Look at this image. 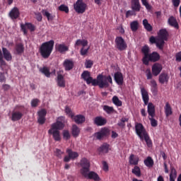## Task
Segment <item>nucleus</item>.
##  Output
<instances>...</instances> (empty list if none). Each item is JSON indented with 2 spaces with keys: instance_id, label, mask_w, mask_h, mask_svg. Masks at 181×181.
I'll use <instances>...</instances> for the list:
<instances>
[{
  "instance_id": "nucleus-15",
  "label": "nucleus",
  "mask_w": 181,
  "mask_h": 181,
  "mask_svg": "<svg viewBox=\"0 0 181 181\" xmlns=\"http://www.w3.org/2000/svg\"><path fill=\"white\" fill-rule=\"evenodd\" d=\"M114 79L117 84H118L119 86H122V84L124 83V76L122 73H121L120 71H117L116 73H115Z\"/></svg>"
},
{
  "instance_id": "nucleus-31",
  "label": "nucleus",
  "mask_w": 181,
  "mask_h": 181,
  "mask_svg": "<svg viewBox=\"0 0 181 181\" xmlns=\"http://www.w3.org/2000/svg\"><path fill=\"white\" fill-rule=\"evenodd\" d=\"M177 176V172L173 166L170 167V181H175V179Z\"/></svg>"
},
{
  "instance_id": "nucleus-51",
  "label": "nucleus",
  "mask_w": 181,
  "mask_h": 181,
  "mask_svg": "<svg viewBox=\"0 0 181 181\" xmlns=\"http://www.w3.org/2000/svg\"><path fill=\"white\" fill-rule=\"evenodd\" d=\"M146 74L147 80H152L153 74L150 69H147V70H146Z\"/></svg>"
},
{
  "instance_id": "nucleus-24",
  "label": "nucleus",
  "mask_w": 181,
  "mask_h": 181,
  "mask_svg": "<svg viewBox=\"0 0 181 181\" xmlns=\"http://www.w3.org/2000/svg\"><path fill=\"white\" fill-rule=\"evenodd\" d=\"M169 33L166 29H160L158 33V37H161V40L165 42L168 41Z\"/></svg>"
},
{
  "instance_id": "nucleus-53",
  "label": "nucleus",
  "mask_w": 181,
  "mask_h": 181,
  "mask_svg": "<svg viewBox=\"0 0 181 181\" xmlns=\"http://www.w3.org/2000/svg\"><path fill=\"white\" fill-rule=\"evenodd\" d=\"M102 165H103V170L105 172H108V170H109V165H108L107 162H106L105 160H103Z\"/></svg>"
},
{
  "instance_id": "nucleus-34",
  "label": "nucleus",
  "mask_w": 181,
  "mask_h": 181,
  "mask_svg": "<svg viewBox=\"0 0 181 181\" xmlns=\"http://www.w3.org/2000/svg\"><path fill=\"white\" fill-rule=\"evenodd\" d=\"M143 26L147 32H152L153 31V26H151V25H150L148 19H144Z\"/></svg>"
},
{
  "instance_id": "nucleus-41",
  "label": "nucleus",
  "mask_w": 181,
  "mask_h": 181,
  "mask_svg": "<svg viewBox=\"0 0 181 181\" xmlns=\"http://www.w3.org/2000/svg\"><path fill=\"white\" fill-rule=\"evenodd\" d=\"M103 110L107 114H113L114 112H115L114 107H110V105H103Z\"/></svg>"
},
{
  "instance_id": "nucleus-20",
  "label": "nucleus",
  "mask_w": 181,
  "mask_h": 181,
  "mask_svg": "<svg viewBox=\"0 0 181 181\" xmlns=\"http://www.w3.org/2000/svg\"><path fill=\"white\" fill-rule=\"evenodd\" d=\"M57 86H59V87H62L63 88H64L66 87V81L64 80V77L60 73H58V74H57Z\"/></svg>"
},
{
  "instance_id": "nucleus-2",
  "label": "nucleus",
  "mask_w": 181,
  "mask_h": 181,
  "mask_svg": "<svg viewBox=\"0 0 181 181\" xmlns=\"http://www.w3.org/2000/svg\"><path fill=\"white\" fill-rule=\"evenodd\" d=\"M81 166L82 168L81 169V174L86 179H90L95 181H100V177L96 172L90 171V163L88 159H81Z\"/></svg>"
},
{
  "instance_id": "nucleus-58",
  "label": "nucleus",
  "mask_w": 181,
  "mask_h": 181,
  "mask_svg": "<svg viewBox=\"0 0 181 181\" xmlns=\"http://www.w3.org/2000/svg\"><path fill=\"white\" fill-rule=\"evenodd\" d=\"M36 19L38 22H42V13H40V12H37L36 13H35Z\"/></svg>"
},
{
  "instance_id": "nucleus-57",
  "label": "nucleus",
  "mask_w": 181,
  "mask_h": 181,
  "mask_svg": "<svg viewBox=\"0 0 181 181\" xmlns=\"http://www.w3.org/2000/svg\"><path fill=\"white\" fill-rule=\"evenodd\" d=\"M54 153L58 158H61V156L64 153V152L62 151H61V149L56 148L54 151Z\"/></svg>"
},
{
  "instance_id": "nucleus-16",
  "label": "nucleus",
  "mask_w": 181,
  "mask_h": 181,
  "mask_svg": "<svg viewBox=\"0 0 181 181\" xmlns=\"http://www.w3.org/2000/svg\"><path fill=\"white\" fill-rule=\"evenodd\" d=\"M168 23L172 28H175V29L180 28L179 23H178L176 18H175V16H170V18L168 20Z\"/></svg>"
},
{
  "instance_id": "nucleus-18",
  "label": "nucleus",
  "mask_w": 181,
  "mask_h": 181,
  "mask_svg": "<svg viewBox=\"0 0 181 181\" xmlns=\"http://www.w3.org/2000/svg\"><path fill=\"white\" fill-rule=\"evenodd\" d=\"M147 112L149 115L148 117L149 119L150 118H153V117H155L156 110H155V105L153 104V103H148Z\"/></svg>"
},
{
  "instance_id": "nucleus-36",
  "label": "nucleus",
  "mask_w": 181,
  "mask_h": 181,
  "mask_svg": "<svg viewBox=\"0 0 181 181\" xmlns=\"http://www.w3.org/2000/svg\"><path fill=\"white\" fill-rule=\"evenodd\" d=\"M66 153L69 159H75L78 156V152H74L72 149H66Z\"/></svg>"
},
{
  "instance_id": "nucleus-56",
  "label": "nucleus",
  "mask_w": 181,
  "mask_h": 181,
  "mask_svg": "<svg viewBox=\"0 0 181 181\" xmlns=\"http://www.w3.org/2000/svg\"><path fill=\"white\" fill-rule=\"evenodd\" d=\"M151 127H158V121L155 119L154 117L149 118Z\"/></svg>"
},
{
  "instance_id": "nucleus-12",
  "label": "nucleus",
  "mask_w": 181,
  "mask_h": 181,
  "mask_svg": "<svg viewBox=\"0 0 181 181\" xmlns=\"http://www.w3.org/2000/svg\"><path fill=\"white\" fill-rule=\"evenodd\" d=\"M141 94L142 96V100L144 103V105H148V102L150 100L148 91H147L144 87H141Z\"/></svg>"
},
{
  "instance_id": "nucleus-13",
  "label": "nucleus",
  "mask_w": 181,
  "mask_h": 181,
  "mask_svg": "<svg viewBox=\"0 0 181 181\" xmlns=\"http://www.w3.org/2000/svg\"><path fill=\"white\" fill-rule=\"evenodd\" d=\"M93 122L98 127H104V125H106L107 119L101 116L95 117L93 119Z\"/></svg>"
},
{
  "instance_id": "nucleus-27",
  "label": "nucleus",
  "mask_w": 181,
  "mask_h": 181,
  "mask_svg": "<svg viewBox=\"0 0 181 181\" xmlns=\"http://www.w3.org/2000/svg\"><path fill=\"white\" fill-rule=\"evenodd\" d=\"M15 49L17 54H23L25 52L24 45L23 43H17L15 46Z\"/></svg>"
},
{
  "instance_id": "nucleus-14",
  "label": "nucleus",
  "mask_w": 181,
  "mask_h": 181,
  "mask_svg": "<svg viewBox=\"0 0 181 181\" xmlns=\"http://www.w3.org/2000/svg\"><path fill=\"white\" fill-rule=\"evenodd\" d=\"M163 69V67L162 64H160L159 63H155L152 66L153 75L155 76H158V74H160V73L162 71Z\"/></svg>"
},
{
  "instance_id": "nucleus-6",
  "label": "nucleus",
  "mask_w": 181,
  "mask_h": 181,
  "mask_svg": "<svg viewBox=\"0 0 181 181\" xmlns=\"http://www.w3.org/2000/svg\"><path fill=\"white\" fill-rule=\"evenodd\" d=\"M16 108L18 110V111H13L12 112L11 121H20L21 118H23L24 114L23 111L25 110L24 105H16Z\"/></svg>"
},
{
  "instance_id": "nucleus-32",
  "label": "nucleus",
  "mask_w": 181,
  "mask_h": 181,
  "mask_svg": "<svg viewBox=\"0 0 181 181\" xmlns=\"http://www.w3.org/2000/svg\"><path fill=\"white\" fill-rule=\"evenodd\" d=\"M88 42L86 39H78L76 42H75V47H78L79 46H88Z\"/></svg>"
},
{
  "instance_id": "nucleus-4",
  "label": "nucleus",
  "mask_w": 181,
  "mask_h": 181,
  "mask_svg": "<svg viewBox=\"0 0 181 181\" xmlns=\"http://www.w3.org/2000/svg\"><path fill=\"white\" fill-rule=\"evenodd\" d=\"M64 128V124L61 121H57L52 124L51 128L48 130V134L52 135L53 139L56 141H61L60 130Z\"/></svg>"
},
{
  "instance_id": "nucleus-1",
  "label": "nucleus",
  "mask_w": 181,
  "mask_h": 181,
  "mask_svg": "<svg viewBox=\"0 0 181 181\" xmlns=\"http://www.w3.org/2000/svg\"><path fill=\"white\" fill-rule=\"evenodd\" d=\"M81 78L86 81L87 84H92L94 87L98 86L99 88H108L110 83H113L111 76L98 74L96 78H93V77L90 76V71H85L82 73Z\"/></svg>"
},
{
  "instance_id": "nucleus-40",
  "label": "nucleus",
  "mask_w": 181,
  "mask_h": 181,
  "mask_svg": "<svg viewBox=\"0 0 181 181\" xmlns=\"http://www.w3.org/2000/svg\"><path fill=\"white\" fill-rule=\"evenodd\" d=\"M132 173L137 176L138 177H140L141 176V170L139 166H137V165H135L134 168L132 170Z\"/></svg>"
},
{
  "instance_id": "nucleus-38",
  "label": "nucleus",
  "mask_w": 181,
  "mask_h": 181,
  "mask_svg": "<svg viewBox=\"0 0 181 181\" xmlns=\"http://www.w3.org/2000/svg\"><path fill=\"white\" fill-rule=\"evenodd\" d=\"M164 47H165V42L162 40V37H159V39L156 40V47L159 49V50H163Z\"/></svg>"
},
{
  "instance_id": "nucleus-39",
  "label": "nucleus",
  "mask_w": 181,
  "mask_h": 181,
  "mask_svg": "<svg viewBox=\"0 0 181 181\" xmlns=\"http://www.w3.org/2000/svg\"><path fill=\"white\" fill-rule=\"evenodd\" d=\"M112 101L115 105L117 107H122V101L119 100V98L117 95H114L112 97Z\"/></svg>"
},
{
  "instance_id": "nucleus-5",
  "label": "nucleus",
  "mask_w": 181,
  "mask_h": 181,
  "mask_svg": "<svg viewBox=\"0 0 181 181\" xmlns=\"http://www.w3.org/2000/svg\"><path fill=\"white\" fill-rule=\"evenodd\" d=\"M54 46V40H49L42 43L40 47V53L43 59H49L51 56Z\"/></svg>"
},
{
  "instance_id": "nucleus-55",
  "label": "nucleus",
  "mask_w": 181,
  "mask_h": 181,
  "mask_svg": "<svg viewBox=\"0 0 181 181\" xmlns=\"http://www.w3.org/2000/svg\"><path fill=\"white\" fill-rule=\"evenodd\" d=\"M38 123L40 124V125L44 124V120L41 114V110L38 112Z\"/></svg>"
},
{
  "instance_id": "nucleus-33",
  "label": "nucleus",
  "mask_w": 181,
  "mask_h": 181,
  "mask_svg": "<svg viewBox=\"0 0 181 181\" xmlns=\"http://www.w3.org/2000/svg\"><path fill=\"white\" fill-rule=\"evenodd\" d=\"M158 80L159 83H160L161 84H165V83H168L169 77L165 73H161V74H160L159 76Z\"/></svg>"
},
{
  "instance_id": "nucleus-59",
  "label": "nucleus",
  "mask_w": 181,
  "mask_h": 181,
  "mask_svg": "<svg viewBox=\"0 0 181 181\" xmlns=\"http://www.w3.org/2000/svg\"><path fill=\"white\" fill-rule=\"evenodd\" d=\"M134 15H136V13L134 12L133 9L132 11H127L126 12V18H129V16H134Z\"/></svg>"
},
{
  "instance_id": "nucleus-47",
  "label": "nucleus",
  "mask_w": 181,
  "mask_h": 181,
  "mask_svg": "<svg viewBox=\"0 0 181 181\" xmlns=\"http://www.w3.org/2000/svg\"><path fill=\"white\" fill-rule=\"evenodd\" d=\"M144 163L146 166L148 168H152L153 166V159H145L144 160Z\"/></svg>"
},
{
  "instance_id": "nucleus-54",
  "label": "nucleus",
  "mask_w": 181,
  "mask_h": 181,
  "mask_svg": "<svg viewBox=\"0 0 181 181\" xmlns=\"http://www.w3.org/2000/svg\"><path fill=\"white\" fill-rule=\"evenodd\" d=\"M63 136L64 139H66V140L69 139L71 138L69 131L66 129L63 131Z\"/></svg>"
},
{
  "instance_id": "nucleus-22",
  "label": "nucleus",
  "mask_w": 181,
  "mask_h": 181,
  "mask_svg": "<svg viewBox=\"0 0 181 181\" xmlns=\"http://www.w3.org/2000/svg\"><path fill=\"white\" fill-rule=\"evenodd\" d=\"M64 67L66 71H69L70 70H72L74 69V63L72 60H69L66 59L64 62Z\"/></svg>"
},
{
  "instance_id": "nucleus-9",
  "label": "nucleus",
  "mask_w": 181,
  "mask_h": 181,
  "mask_svg": "<svg viewBox=\"0 0 181 181\" xmlns=\"http://www.w3.org/2000/svg\"><path fill=\"white\" fill-rule=\"evenodd\" d=\"M150 52H151L150 47L147 45H146L145 46H143V47L141 48V53L144 54L142 62L144 64H146V66H148L150 62V57H151Z\"/></svg>"
},
{
  "instance_id": "nucleus-49",
  "label": "nucleus",
  "mask_w": 181,
  "mask_h": 181,
  "mask_svg": "<svg viewBox=\"0 0 181 181\" xmlns=\"http://www.w3.org/2000/svg\"><path fill=\"white\" fill-rule=\"evenodd\" d=\"M94 63L92 60H86L85 62V66L86 69H91L93 66Z\"/></svg>"
},
{
  "instance_id": "nucleus-43",
  "label": "nucleus",
  "mask_w": 181,
  "mask_h": 181,
  "mask_svg": "<svg viewBox=\"0 0 181 181\" xmlns=\"http://www.w3.org/2000/svg\"><path fill=\"white\" fill-rule=\"evenodd\" d=\"M129 118L122 117L121 120L117 123L118 127L121 128H124L126 122H128Z\"/></svg>"
},
{
  "instance_id": "nucleus-8",
  "label": "nucleus",
  "mask_w": 181,
  "mask_h": 181,
  "mask_svg": "<svg viewBox=\"0 0 181 181\" xmlns=\"http://www.w3.org/2000/svg\"><path fill=\"white\" fill-rule=\"evenodd\" d=\"M87 4H85L83 0L76 1V4L74 5V9L76 13H84L87 9Z\"/></svg>"
},
{
  "instance_id": "nucleus-37",
  "label": "nucleus",
  "mask_w": 181,
  "mask_h": 181,
  "mask_svg": "<svg viewBox=\"0 0 181 181\" xmlns=\"http://www.w3.org/2000/svg\"><path fill=\"white\" fill-rule=\"evenodd\" d=\"M139 28V23L138 21H133V22H131L130 28L132 32H137Z\"/></svg>"
},
{
  "instance_id": "nucleus-46",
  "label": "nucleus",
  "mask_w": 181,
  "mask_h": 181,
  "mask_svg": "<svg viewBox=\"0 0 181 181\" xmlns=\"http://www.w3.org/2000/svg\"><path fill=\"white\" fill-rule=\"evenodd\" d=\"M6 66V62L4 60V56L2 54V50L0 49V67Z\"/></svg>"
},
{
  "instance_id": "nucleus-61",
  "label": "nucleus",
  "mask_w": 181,
  "mask_h": 181,
  "mask_svg": "<svg viewBox=\"0 0 181 181\" xmlns=\"http://www.w3.org/2000/svg\"><path fill=\"white\" fill-rule=\"evenodd\" d=\"M149 42L153 45L155 44L157 46V40L156 38L154 36H151L149 39Z\"/></svg>"
},
{
  "instance_id": "nucleus-10",
  "label": "nucleus",
  "mask_w": 181,
  "mask_h": 181,
  "mask_svg": "<svg viewBox=\"0 0 181 181\" xmlns=\"http://www.w3.org/2000/svg\"><path fill=\"white\" fill-rule=\"evenodd\" d=\"M94 135L96 139L101 141L110 135V129L107 127L101 128V129L98 132H95Z\"/></svg>"
},
{
  "instance_id": "nucleus-23",
  "label": "nucleus",
  "mask_w": 181,
  "mask_h": 181,
  "mask_svg": "<svg viewBox=\"0 0 181 181\" xmlns=\"http://www.w3.org/2000/svg\"><path fill=\"white\" fill-rule=\"evenodd\" d=\"M111 150L110 145L105 142L98 148L99 152L102 153H108L109 151Z\"/></svg>"
},
{
  "instance_id": "nucleus-3",
  "label": "nucleus",
  "mask_w": 181,
  "mask_h": 181,
  "mask_svg": "<svg viewBox=\"0 0 181 181\" xmlns=\"http://www.w3.org/2000/svg\"><path fill=\"white\" fill-rule=\"evenodd\" d=\"M136 134L141 141L145 140L148 148H152V141L143 124H136L135 125Z\"/></svg>"
},
{
  "instance_id": "nucleus-60",
  "label": "nucleus",
  "mask_w": 181,
  "mask_h": 181,
  "mask_svg": "<svg viewBox=\"0 0 181 181\" xmlns=\"http://www.w3.org/2000/svg\"><path fill=\"white\" fill-rule=\"evenodd\" d=\"M143 5L146 8V9H151V6L149 5L147 0H143Z\"/></svg>"
},
{
  "instance_id": "nucleus-11",
  "label": "nucleus",
  "mask_w": 181,
  "mask_h": 181,
  "mask_svg": "<svg viewBox=\"0 0 181 181\" xmlns=\"http://www.w3.org/2000/svg\"><path fill=\"white\" fill-rule=\"evenodd\" d=\"M21 28L24 35H28L27 29H28L30 32H35L36 29L35 25H33V23H25V25L21 23Z\"/></svg>"
},
{
  "instance_id": "nucleus-25",
  "label": "nucleus",
  "mask_w": 181,
  "mask_h": 181,
  "mask_svg": "<svg viewBox=\"0 0 181 181\" xmlns=\"http://www.w3.org/2000/svg\"><path fill=\"white\" fill-rule=\"evenodd\" d=\"M74 121L78 124H83L86 122V117L82 115H74Z\"/></svg>"
},
{
  "instance_id": "nucleus-28",
  "label": "nucleus",
  "mask_w": 181,
  "mask_h": 181,
  "mask_svg": "<svg viewBox=\"0 0 181 181\" xmlns=\"http://www.w3.org/2000/svg\"><path fill=\"white\" fill-rule=\"evenodd\" d=\"M40 72L42 73V74H44L45 77H47L48 78L51 77L50 70L49 67H47L46 66L44 67H40Z\"/></svg>"
},
{
  "instance_id": "nucleus-63",
  "label": "nucleus",
  "mask_w": 181,
  "mask_h": 181,
  "mask_svg": "<svg viewBox=\"0 0 181 181\" xmlns=\"http://www.w3.org/2000/svg\"><path fill=\"white\" fill-rule=\"evenodd\" d=\"M129 163H130V165H134V166H136V165H138V163H139V160L138 159H129Z\"/></svg>"
},
{
  "instance_id": "nucleus-52",
  "label": "nucleus",
  "mask_w": 181,
  "mask_h": 181,
  "mask_svg": "<svg viewBox=\"0 0 181 181\" xmlns=\"http://www.w3.org/2000/svg\"><path fill=\"white\" fill-rule=\"evenodd\" d=\"M40 112H41V115L43 120V124H45L46 121V115L47 114V110L45 109H42V110H40Z\"/></svg>"
},
{
  "instance_id": "nucleus-29",
  "label": "nucleus",
  "mask_w": 181,
  "mask_h": 181,
  "mask_svg": "<svg viewBox=\"0 0 181 181\" xmlns=\"http://www.w3.org/2000/svg\"><path fill=\"white\" fill-rule=\"evenodd\" d=\"M56 49L57 52H59V53H66V52H69V47L66 46L64 44L57 45Z\"/></svg>"
},
{
  "instance_id": "nucleus-19",
  "label": "nucleus",
  "mask_w": 181,
  "mask_h": 181,
  "mask_svg": "<svg viewBox=\"0 0 181 181\" xmlns=\"http://www.w3.org/2000/svg\"><path fill=\"white\" fill-rule=\"evenodd\" d=\"M20 15V11L17 7L13 8V9H11V12L9 13V16L13 20L18 19Z\"/></svg>"
},
{
  "instance_id": "nucleus-48",
  "label": "nucleus",
  "mask_w": 181,
  "mask_h": 181,
  "mask_svg": "<svg viewBox=\"0 0 181 181\" xmlns=\"http://www.w3.org/2000/svg\"><path fill=\"white\" fill-rule=\"evenodd\" d=\"M59 10L62 12H65V13H69V9L68 6H66V5H61L59 6Z\"/></svg>"
},
{
  "instance_id": "nucleus-50",
  "label": "nucleus",
  "mask_w": 181,
  "mask_h": 181,
  "mask_svg": "<svg viewBox=\"0 0 181 181\" xmlns=\"http://www.w3.org/2000/svg\"><path fill=\"white\" fill-rule=\"evenodd\" d=\"M39 103H40V100H38V98H34L31 101V107H33L34 108L37 107Z\"/></svg>"
},
{
  "instance_id": "nucleus-30",
  "label": "nucleus",
  "mask_w": 181,
  "mask_h": 181,
  "mask_svg": "<svg viewBox=\"0 0 181 181\" xmlns=\"http://www.w3.org/2000/svg\"><path fill=\"white\" fill-rule=\"evenodd\" d=\"M164 110H165V114L166 117H169L170 115H172V114H173L172 107H171L170 104H169V103H166V104L164 107Z\"/></svg>"
},
{
  "instance_id": "nucleus-64",
  "label": "nucleus",
  "mask_w": 181,
  "mask_h": 181,
  "mask_svg": "<svg viewBox=\"0 0 181 181\" xmlns=\"http://www.w3.org/2000/svg\"><path fill=\"white\" fill-rule=\"evenodd\" d=\"M175 59L177 62H181V52L177 53V54L175 55Z\"/></svg>"
},
{
  "instance_id": "nucleus-26",
  "label": "nucleus",
  "mask_w": 181,
  "mask_h": 181,
  "mask_svg": "<svg viewBox=\"0 0 181 181\" xmlns=\"http://www.w3.org/2000/svg\"><path fill=\"white\" fill-rule=\"evenodd\" d=\"M160 56L158 52H153L150 54V62L156 64V62H159Z\"/></svg>"
},
{
  "instance_id": "nucleus-7",
  "label": "nucleus",
  "mask_w": 181,
  "mask_h": 181,
  "mask_svg": "<svg viewBox=\"0 0 181 181\" xmlns=\"http://www.w3.org/2000/svg\"><path fill=\"white\" fill-rule=\"evenodd\" d=\"M115 43L116 49L120 52L127 50L128 47L127 42H125L124 39H123L122 36H117L115 38Z\"/></svg>"
},
{
  "instance_id": "nucleus-45",
  "label": "nucleus",
  "mask_w": 181,
  "mask_h": 181,
  "mask_svg": "<svg viewBox=\"0 0 181 181\" xmlns=\"http://www.w3.org/2000/svg\"><path fill=\"white\" fill-rule=\"evenodd\" d=\"M90 50V47L86 49V46H83L81 49V56H86Z\"/></svg>"
},
{
  "instance_id": "nucleus-62",
  "label": "nucleus",
  "mask_w": 181,
  "mask_h": 181,
  "mask_svg": "<svg viewBox=\"0 0 181 181\" xmlns=\"http://www.w3.org/2000/svg\"><path fill=\"white\" fill-rule=\"evenodd\" d=\"M173 4L175 8L180 5V0H172Z\"/></svg>"
},
{
  "instance_id": "nucleus-21",
  "label": "nucleus",
  "mask_w": 181,
  "mask_h": 181,
  "mask_svg": "<svg viewBox=\"0 0 181 181\" xmlns=\"http://www.w3.org/2000/svg\"><path fill=\"white\" fill-rule=\"evenodd\" d=\"M3 56L6 62H11L12 60V54L6 47H2Z\"/></svg>"
},
{
  "instance_id": "nucleus-42",
  "label": "nucleus",
  "mask_w": 181,
  "mask_h": 181,
  "mask_svg": "<svg viewBox=\"0 0 181 181\" xmlns=\"http://www.w3.org/2000/svg\"><path fill=\"white\" fill-rule=\"evenodd\" d=\"M42 14L44 16H46L48 21H54L55 16L49 13L48 11H42Z\"/></svg>"
},
{
  "instance_id": "nucleus-44",
  "label": "nucleus",
  "mask_w": 181,
  "mask_h": 181,
  "mask_svg": "<svg viewBox=\"0 0 181 181\" xmlns=\"http://www.w3.org/2000/svg\"><path fill=\"white\" fill-rule=\"evenodd\" d=\"M65 112L69 116L71 117V118L72 119H74V112L71 111V108H70V107H65Z\"/></svg>"
},
{
  "instance_id": "nucleus-17",
  "label": "nucleus",
  "mask_w": 181,
  "mask_h": 181,
  "mask_svg": "<svg viewBox=\"0 0 181 181\" xmlns=\"http://www.w3.org/2000/svg\"><path fill=\"white\" fill-rule=\"evenodd\" d=\"M141 8V5L139 0H132V9L133 12H140Z\"/></svg>"
},
{
  "instance_id": "nucleus-35",
  "label": "nucleus",
  "mask_w": 181,
  "mask_h": 181,
  "mask_svg": "<svg viewBox=\"0 0 181 181\" xmlns=\"http://www.w3.org/2000/svg\"><path fill=\"white\" fill-rule=\"evenodd\" d=\"M81 129L76 124L72 125V135L75 138H77L78 135L80 134Z\"/></svg>"
}]
</instances>
